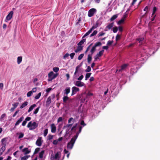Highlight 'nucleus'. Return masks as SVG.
Instances as JSON below:
<instances>
[{"mask_svg": "<svg viewBox=\"0 0 160 160\" xmlns=\"http://www.w3.org/2000/svg\"><path fill=\"white\" fill-rule=\"evenodd\" d=\"M82 62H81L79 65H78V66H77L76 67V68H77L78 69H79V68L82 66Z\"/></svg>", "mask_w": 160, "mask_h": 160, "instance_id": "obj_63", "label": "nucleus"}, {"mask_svg": "<svg viewBox=\"0 0 160 160\" xmlns=\"http://www.w3.org/2000/svg\"><path fill=\"white\" fill-rule=\"evenodd\" d=\"M86 41V39L83 38L78 44V45H81L83 44Z\"/></svg>", "mask_w": 160, "mask_h": 160, "instance_id": "obj_24", "label": "nucleus"}, {"mask_svg": "<svg viewBox=\"0 0 160 160\" xmlns=\"http://www.w3.org/2000/svg\"><path fill=\"white\" fill-rule=\"evenodd\" d=\"M30 157V155H26L21 158V160H27V159Z\"/></svg>", "mask_w": 160, "mask_h": 160, "instance_id": "obj_28", "label": "nucleus"}, {"mask_svg": "<svg viewBox=\"0 0 160 160\" xmlns=\"http://www.w3.org/2000/svg\"><path fill=\"white\" fill-rule=\"evenodd\" d=\"M22 57H18L17 58V62L18 64H19L22 62Z\"/></svg>", "mask_w": 160, "mask_h": 160, "instance_id": "obj_27", "label": "nucleus"}, {"mask_svg": "<svg viewBox=\"0 0 160 160\" xmlns=\"http://www.w3.org/2000/svg\"><path fill=\"white\" fill-rule=\"evenodd\" d=\"M22 152H24L25 154H27L30 153L31 151L29 150L28 148H25L22 150Z\"/></svg>", "mask_w": 160, "mask_h": 160, "instance_id": "obj_16", "label": "nucleus"}, {"mask_svg": "<svg viewBox=\"0 0 160 160\" xmlns=\"http://www.w3.org/2000/svg\"><path fill=\"white\" fill-rule=\"evenodd\" d=\"M144 38H138L136 39V40L138 41L139 42H140L142 41H143Z\"/></svg>", "mask_w": 160, "mask_h": 160, "instance_id": "obj_46", "label": "nucleus"}, {"mask_svg": "<svg viewBox=\"0 0 160 160\" xmlns=\"http://www.w3.org/2000/svg\"><path fill=\"white\" fill-rule=\"evenodd\" d=\"M24 136V134L22 133L21 132L19 133V135L18 136V138L20 139L23 137Z\"/></svg>", "mask_w": 160, "mask_h": 160, "instance_id": "obj_53", "label": "nucleus"}, {"mask_svg": "<svg viewBox=\"0 0 160 160\" xmlns=\"http://www.w3.org/2000/svg\"><path fill=\"white\" fill-rule=\"evenodd\" d=\"M32 91H31L27 93V96L28 97H30L31 95L32 94Z\"/></svg>", "mask_w": 160, "mask_h": 160, "instance_id": "obj_52", "label": "nucleus"}, {"mask_svg": "<svg viewBox=\"0 0 160 160\" xmlns=\"http://www.w3.org/2000/svg\"><path fill=\"white\" fill-rule=\"evenodd\" d=\"M28 104V102L27 101H25L24 103H22V105L20 106V108L22 109L24 107H26L27 105Z\"/></svg>", "mask_w": 160, "mask_h": 160, "instance_id": "obj_23", "label": "nucleus"}, {"mask_svg": "<svg viewBox=\"0 0 160 160\" xmlns=\"http://www.w3.org/2000/svg\"><path fill=\"white\" fill-rule=\"evenodd\" d=\"M105 34V32H100L98 34V37H99L102 36L104 35Z\"/></svg>", "mask_w": 160, "mask_h": 160, "instance_id": "obj_55", "label": "nucleus"}, {"mask_svg": "<svg viewBox=\"0 0 160 160\" xmlns=\"http://www.w3.org/2000/svg\"><path fill=\"white\" fill-rule=\"evenodd\" d=\"M104 50H102L100 51L94 56V61H96L100 57H101L103 54Z\"/></svg>", "mask_w": 160, "mask_h": 160, "instance_id": "obj_6", "label": "nucleus"}, {"mask_svg": "<svg viewBox=\"0 0 160 160\" xmlns=\"http://www.w3.org/2000/svg\"><path fill=\"white\" fill-rule=\"evenodd\" d=\"M74 83L75 86L78 87H82L85 85L83 82L78 80L76 81L75 82H74Z\"/></svg>", "mask_w": 160, "mask_h": 160, "instance_id": "obj_8", "label": "nucleus"}, {"mask_svg": "<svg viewBox=\"0 0 160 160\" xmlns=\"http://www.w3.org/2000/svg\"><path fill=\"white\" fill-rule=\"evenodd\" d=\"M98 22H97L96 23L95 25L94 26H93L90 29L92 31L93 30L98 27Z\"/></svg>", "mask_w": 160, "mask_h": 160, "instance_id": "obj_30", "label": "nucleus"}, {"mask_svg": "<svg viewBox=\"0 0 160 160\" xmlns=\"http://www.w3.org/2000/svg\"><path fill=\"white\" fill-rule=\"evenodd\" d=\"M114 26V22H112L109 24L108 26H107L105 29V31H107L108 30L107 28H108V29L109 30L112 28Z\"/></svg>", "mask_w": 160, "mask_h": 160, "instance_id": "obj_13", "label": "nucleus"}, {"mask_svg": "<svg viewBox=\"0 0 160 160\" xmlns=\"http://www.w3.org/2000/svg\"><path fill=\"white\" fill-rule=\"evenodd\" d=\"M128 16V14H124L123 15L122 17V19H123V20H125V19L127 18Z\"/></svg>", "mask_w": 160, "mask_h": 160, "instance_id": "obj_60", "label": "nucleus"}, {"mask_svg": "<svg viewBox=\"0 0 160 160\" xmlns=\"http://www.w3.org/2000/svg\"><path fill=\"white\" fill-rule=\"evenodd\" d=\"M81 125L83 126V127L85 126L86 125V124L84 123L83 120H82L80 123Z\"/></svg>", "mask_w": 160, "mask_h": 160, "instance_id": "obj_62", "label": "nucleus"}, {"mask_svg": "<svg viewBox=\"0 0 160 160\" xmlns=\"http://www.w3.org/2000/svg\"><path fill=\"white\" fill-rule=\"evenodd\" d=\"M60 152H58L55 154V156L53 157V158L55 159L59 158L60 157Z\"/></svg>", "mask_w": 160, "mask_h": 160, "instance_id": "obj_17", "label": "nucleus"}, {"mask_svg": "<svg viewBox=\"0 0 160 160\" xmlns=\"http://www.w3.org/2000/svg\"><path fill=\"white\" fill-rule=\"evenodd\" d=\"M124 22V20L123 19H121L119 20L117 22L118 24V25L121 24L122 23H123Z\"/></svg>", "mask_w": 160, "mask_h": 160, "instance_id": "obj_48", "label": "nucleus"}, {"mask_svg": "<svg viewBox=\"0 0 160 160\" xmlns=\"http://www.w3.org/2000/svg\"><path fill=\"white\" fill-rule=\"evenodd\" d=\"M62 117H59L57 120V122L58 123H59L60 122L62 121Z\"/></svg>", "mask_w": 160, "mask_h": 160, "instance_id": "obj_59", "label": "nucleus"}, {"mask_svg": "<svg viewBox=\"0 0 160 160\" xmlns=\"http://www.w3.org/2000/svg\"><path fill=\"white\" fill-rule=\"evenodd\" d=\"M51 131L52 133H55L56 132V127L54 124L52 123L51 125Z\"/></svg>", "mask_w": 160, "mask_h": 160, "instance_id": "obj_11", "label": "nucleus"}, {"mask_svg": "<svg viewBox=\"0 0 160 160\" xmlns=\"http://www.w3.org/2000/svg\"><path fill=\"white\" fill-rule=\"evenodd\" d=\"M92 32L91 30L90 29L88 32H87L82 37V38H84L85 37L87 36L88 35H89Z\"/></svg>", "mask_w": 160, "mask_h": 160, "instance_id": "obj_25", "label": "nucleus"}, {"mask_svg": "<svg viewBox=\"0 0 160 160\" xmlns=\"http://www.w3.org/2000/svg\"><path fill=\"white\" fill-rule=\"evenodd\" d=\"M102 45V43L100 42H98L96 43L95 44V45H94V46L96 47H98V46H101Z\"/></svg>", "mask_w": 160, "mask_h": 160, "instance_id": "obj_36", "label": "nucleus"}, {"mask_svg": "<svg viewBox=\"0 0 160 160\" xmlns=\"http://www.w3.org/2000/svg\"><path fill=\"white\" fill-rule=\"evenodd\" d=\"M84 55V54L82 53L80 54L78 57V60H81L83 57Z\"/></svg>", "mask_w": 160, "mask_h": 160, "instance_id": "obj_39", "label": "nucleus"}, {"mask_svg": "<svg viewBox=\"0 0 160 160\" xmlns=\"http://www.w3.org/2000/svg\"><path fill=\"white\" fill-rule=\"evenodd\" d=\"M53 135H51L50 134H49L48 136V140H51L53 138Z\"/></svg>", "mask_w": 160, "mask_h": 160, "instance_id": "obj_47", "label": "nucleus"}, {"mask_svg": "<svg viewBox=\"0 0 160 160\" xmlns=\"http://www.w3.org/2000/svg\"><path fill=\"white\" fill-rule=\"evenodd\" d=\"M58 73H54L52 71H51L48 74V81L49 82L52 81L53 79L56 78L58 76Z\"/></svg>", "mask_w": 160, "mask_h": 160, "instance_id": "obj_3", "label": "nucleus"}, {"mask_svg": "<svg viewBox=\"0 0 160 160\" xmlns=\"http://www.w3.org/2000/svg\"><path fill=\"white\" fill-rule=\"evenodd\" d=\"M19 104L18 102H16L13 104V108H14L15 109L17 108L18 106V104Z\"/></svg>", "mask_w": 160, "mask_h": 160, "instance_id": "obj_58", "label": "nucleus"}, {"mask_svg": "<svg viewBox=\"0 0 160 160\" xmlns=\"http://www.w3.org/2000/svg\"><path fill=\"white\" fill-rule=\"evenodd\" d=\"M68 99H69V98L68 96H64L63 98V102H66L68 100Z\"/></svg>", "mask_w": 160, "mask_h": 160, "instance_id": "obj_34", "label": "nucleus"}, {"mask_svg": "<svg viewBox=\"0 0 160 160\" xmlns=\"http://www.w3.org/2000/svg\"><path fill=\"white\" fill-rule=\"evenodd\" d=\"M24 117L23 116L21 117L20 118L18 119L16 122L15 126H17L23 120Z\"/></svg>", "mask_w": 160, "mask_h": 160, "instance_id": "obj_14", "label": "nucleus"}, {"mask_svg": "<svg viewBox=\"0 0 160 160\" xmlns=\"http://www.w3.org/2000/svg\"><path fill=\"white\" fill-rule=\"evenodd\" d=\"M51 102V97L49 96L48 97L47 99L46 103L47 104L49 105Z\"/></svg>", "mask_w": 160, "mask_h": 160, "instance_id": "obj_29", "label": "nucleus"}, {"mask_svg": "<svg viewBox=\"0 0 160 160\" xmlns=\"http://www.w3.org/2000/svg\"><path fill=\"white\" fill-rule=\"evenodd\" d=\"M38 123L35 122L32 123V122L30 121L28 123L27 127L29 128L30 130H33L35 129L38 127Z\"/></svg>", "mask_w": 160, "mask_h": 160, "instance_id": "obj_2", "label": "nucleus"}, {"mask_svg": "<svg viewBox=\"0 0 160 160\" xmlns=\"http://www.w3.org/2000/svg\"><path fill=\"white\" fill-rule=\"evenodd\" d=\"M118 30V28L117 27H115L113 28V32L114 33H116Z\"/></svg>", "mask_w": 160, "mask_h": 160, "instance_id": "obj_41", "label": "nucleus"}, {"mask_svg": "<svg viewBox=\"0 0 160 160\" xmlns=\"http://www.w3.org/2000/svg\"><path fill=\"white\" fill-rule=\"evenodd\" d=\"M48 133V129H46L44 130V131L43 135L44 137H46Z\"/></svg>", "mask_w": 160, "mask_h": 160, "instance_id": "obj_42", "label": "nucleus"}, {"mask_svg": "<svg viewBox=\"0 0 160 160\" xmlns=\"http://www.w3.org/2000/svg\"><path fill=\"white\" fill-rule=\"evenodd\" d=\"M127 66H128V65L127 64H124L122 65L121 66V69H118V71L120 72L122 71V70H125Z\"/></svg>", "mask_w": 160, "mask_h": 160, "instance_id": "obj_15", "label": "nucleus"}, {"mask_svg": "<svg viewBox=\"0 0 160 160\" xmlns=\"http://www.w3.org/2000/svg\"><path fill=\"white\" fill-rule=\"evenodd\" d=\"M6 114L5 113H4L2 114L0 117V119L1 120H3V119L4 118L6 117Z\"/></svg>", "mask_w": 160, "mask_h": 160, "instance_id": "obj_56", "label": "nucleus"}, {"mask_svg": "<svg viewBox=\"0 0 160 160\" xmlns=\"http://www.w3.org/2000/svg\"><path fill=\"white\" fill-rule=\"evenodd\" d=\"M118 15L117 14H115L113 15L110 18V20L111 21H112L115 20L117 17Z\"/></svg>", "mask_w": 160, "mask_h": 160, "instance_id": "obj_22", "label": "nucleus"}, {"mask_svg": "<svg viewBox=\"0 0 160 160\" xmlns=\"http://www.w3.org/2000/svg\"><path fill=\"white\" fill-rule=\"evenodd\" d=\"M39 108H40V107H38V108H37L34 111L33 114H37L39 111Z\"/></svg>", "mask_w": 160, "mask_h": 160, "instance_id": "obj_43", "label": "nucleus"}, {"mask_svg": "<svg viewBox=\"0 0 160 160\" xmlns=\"http://www.w3.org/2000/svg\"><path fill=\"white\" fill-rule=\"evenodd\" d=\"M91 54V55L89 54L88 55L87 60L88 62L89 63H90L92 59Z\"/></svg>", "mask_w": 160, "mask_h": 160, "instance_id": "obj_20", "label": "nucleus"}, {"mask_svg": "<svg viewBox=\"0 0 160 160\" xmlns=\"http://www.w3.org/2000/svg\"><path fill=\"white\" fill-rule=\"evenodd\" d=\"M53 71L55 72H58L59 70V68L58 67H55L53 68Z\"/></svg>", "mask_w": 160, "mask_h": 160, "instance_id": "obj_35", "label": "nucleus"}, {"mask_svg": "<svg viewBox=\"0 0 160 160\" xmlns=\"http://www.w3.org/2000/svg\"><path fill=\"white\" fill-rule=\"evenodd\" d=\"M58 140H54L53 142V144L55 145H56L58 143Z\"/></svg>", "mask_w": 160, "mask_h": 160, "instance_id": "obj_61", "label": "nucleus"}, {"mask_svg": "<svg viewBox=\"0 0 160 160\" xmlns=\"http://www.w3.org/2000/svg\"><path fill=\"white\" fill-rule=\"evenodd\" d=\"M83 78V75H81L79 78H78V81H81Z\"/></svg>", "mask_w": 160, "mask_h": 160, "instance_id": "obj_57", "label": "nucleus"}, {"mask_svg": "<svg viewBox=\"0 0 160 160\" xmlns=\"http://www.w3.org/2000/svg\"><path fill=\"white\" fill-rule=\"evenodd\" d=\"M27 121H26L25 120L22 122V125L23 126H24L26 123H27Z\"/></svg>", "mask_w": 160, "mask_h": 160, "instance_id": "obj_64", "label": "nucleus"}, {"mask_svg": "<svg viewBox=\"0 0 160 160\" xmlns=\"http://www.w3.org/2000/svg\"><path fill=\"white\" fill-rule=\"evenodd\" d=\"M36 106V105L35 104H33L31 105L29 108L28 110V112H30L34 108V107H35Z\"/></svg>", "mask_w": 160, "mask_h": 160, "instance_id": "obj_19", "label": "nucleus"}, {"mask_svg": "<svg viewBox=\"0 0 160 160\" xmlns=\"http://www.w3.org/2000/svg\"><path fill=\"white\" fill-rule=\"evenodd\" d=\"M157 10V8L156 7H153V12L152 13V17H153V16L154 15V14L156 12V11Z\"/></svg>", "mask_w": 160, "mask_h": 160, "instance_id": "obj_33", "label": "nucleus"}, {"mask_svg": "<svg viewBox=\"0 0 160 160\" xmlns=\"http://www.w3.org/2000/svg\"><path fill=\"white\" fill-rule=\"evenodd\" d=\"M75 55V53L74 52H72L70 54L71 58L72 59L73 58L74 56Z\"/></svg>", "mask_w": 160, "mask_h": 160, "instance_id": "obj_51", "label": "nucleus"}, {"mask_svg": "<svg viewBox=\"0 0 160 160\" xmlns=\"http://www.w3.org/2000/svg\"><path fill=\"white\" fill-rule=\"evenodd\" d=\"M44 153V150L42 151L39 153V158H42L43 157V154Z\"/></svg>", "mask_w": 160, "mask_h": 160, "instance_id": "obj_21", "label": "nucleus"}, {"mask_svg": "<svg viewBox=\"0 0 160 160\" xmlns=\"http://www.w3.org/2000/svg\"><path fill=\"white\" fill-rule=\"evenodd\" d=\"M148 6H146L145 8L144 9V11H146V13H145V14H146L148 12Z\"/></svg>", "mask_w": 160, "mask_h": 160, "instance_id": "obj_44", "label": "nucleus"}, {"mask_svg": "<svg viewBox=\"0 0 160 160\" xmlns=\"http://www.w3.org/2000/svg\"><path fill=\"white\" fill-rule=\"evenodd\" d=\"M78 125V123H75L71 128V131L72 132H75L77 130V127Z\"/></svg>", "mask_w": 160, "mask_h": 160, "instance_id": "obj_12", "label": "nucleus"}, {"mask_svg": "<svg viewBox=\"0 0 160 160\" xmlns=\"http://www.w3.org/2000/svg\"><path fill=\"white\" fill-rule=\"evenodd\" d=\"M98 32V31L96 30H95L90 35V37H92L94 35H96Z\"/></svg>", "mask_w": 160, "mask_h": 160, "instance_id": "obj_38", "label": "nucleus"}, {"mask_svg": "<svg viewBox=\"0 0 160 160\" xmlns=\"http://www.w3.org/2000/svg\"><path fill=\"white\" fill-rule=\"evenodd\" d=\"M96 48V47H95L94 46L92 47V48L90 50V52L91 53V55H92L94 52L95 51Z\"/></svg>", "mask_w": 160, "mask_h": 160, "instance_id": "obj_26", "label": "nucleus"}, {"mask_svg": "<svg viewBox=\"0 0 160 160\" xmlns=\"http://www.w3.org/2000/svg\"><path fill=\"white\" fill-rule=\"evenodd\" d=\"M75 119L72 118H70L68 120V122L69 124H67L66 126H64V128H67L68 129V131L66 130V131H68L70 128L72 126V125L74 123Z\"/></svg>", "mask_w": 160, "mask_h": 160, "instance_id": "obj_1", "label": "nucleus"}, {"mask_svg": "<svg viewBox=\"0 0 160 160\" xmlns=\"http://www.w3.org/2000/svg\"><path fill=\"white\" fill-rule=\"evenodd\" d=\"M120 38V36L118 34H117L116 37V40L117 42L119 40Z\"/></svg>", "mask_w": 160, "mask_h": 160, "instance_id": "obj_50", "label": "nucleus"}, {"mask_svg": "<svg viewBox=\"0 0 160 160\" xmlns=\"http://www.w3.org/2000/svg\"><path fill=\"white\" fill-rule=\"evenodd\" d=\"M113 42V41H108L107 43V45H111Z\"/></svg>", "mask_w": 160, "mask_h": 160, "instance_id": "obj_54", "label": "nucleus"}, {"mask_svg": "<svg viewBox=\"0 0 160 160\" xmlns=\"http://www.w3.org/2000/svg\"><path fill=\"white\" fill-rule=\"evenodd\" d=\"M77 49L79 50V51H81L83 49V46L78 45Z\"/></svg>", "mask_w": 160, "mask_h": 160, "instance_id": "obj_45", "label": "nucleus"}, {"mask_svg": "<svg viewBox=\"0 0 160 160\" xmlns=\"http://www.w3.org/2000/svg\"><path fill=\"white\" fill-rule=\"evenodd\" d=\"M70 91V87L67 88L65 90L64 93L66 95H67L69 93Z\"/></svg>", "mask_w": 160, "mask_h": 160, "instance_id": "obj_18", "label": "nucleus"}, {"mask_svg": "<svg viewBox=\"0 0 160 160\" xmlns=\"http://www.w3.org/2000/svg\"><path fill=\"white\" fill-rule=\"evenodd\" d=\"M42 138L41 137H39L38 138L36 142V144L37 146H41L42 144V142L41 141Z\"/></svg>", "mask_w": 160, "mask_h": 160, "instance_id": "obj_10", "label": "nucleus"}, {"mask_svg": "<svg viewBox=\"0 0 160 160\" xmlns=\"http://www.w3.org/2000/svg\"><path fill=\"white\" fill-rule=\"evenodd\" d=\"M80 133L77 132L76 134L73 137L72 139H73V140H75V141H76V140L77 139L78 137V135Z\"/></svg>", "mask_w": 160, "mask_h": 160, "instance_id": "obj_32", "label": "nucleus"}, {"mask_svg": "<svg viewBox=\"0 0 160 160\" xmlns=\"http://www.w3.org/2000/svg\"><path fill=\"white\" fill-rule=\"evenodd\" d=\"M91 74V73H86L85 76V80H87L88 79V78L90 77Z\"/></svg>", "mask_w": 160, "mask_h": 160, "instance_id": "obj_31", "label": "nucleus"}, {"mask_svg": "<svg viewBox=\"0 0 160 160\" xmlns=\"http://www.w3.org/2000/svg\"><path fill=\"white\" fill-rule=\"evenodd\" d=\"M40 148H37L35 149L33 154H37L40 151Z\"/></svg>", "mask_w": 160, "mask_h": 160, "instance_id": "obj_37", "label": "nucleus"}, {"mask_svg": "<svg viewBox=\"0 0 160 160\" xmlns=\"http://www.w3.org/2000/svg\"><path fill=\"white\" fill-rule=\"evenodd\" d=\"M97 10L96 9L92 8L89 10L88 13V16L89 17H91L93 16L95 13L96 12Z\"/></svg>", "mask_w": 160, "mask_h": 160, "instance_id": "obj_5", "label": "nucleus"}, {"mask_svg": "<svg viewBox=\"0 0 160 160\" xmlns=\"http://www.w3.org/2000/svg\"><path fill=\"white\" fill-rule=\"evenodd\" d=\"M13 14V12L12 11H11L6 16V19L5 20V22H7L8 21L10 20L12 18Z\"/></svg>", "mask_w": 160, "mask_h": 160, "instance_id": "obj_7", "label": "nucleus"}, {"mask_svg": "<svg viewBox=\"0 0 160 160\" xmlns=\"http://www.w3.org/2000/svg\"><path fill=\"white\" fill-rule=\"evenodd\" d=\"M75 142V140H73V139H71L70 141L67 144V148L71 149L73 146Z\"/></svg>", "mask_w": 160, "mask_h": 160, "instance_id": "obj_4", "label": "nucleus"}, {"mask_svg": "<svg viewBox=\"0 0 160 160\" xmlns=\"http://www.w3.org/2000/svg\"><path fill=\"white\" fill-rule=\"evenodd\" d=\"M41 92H40L35 97V99H39L41 95Z\"/></svg>", "mask_w": 160, "mask_h": 160, "instance_id": "obj_40", "label": "nucleus"}, {"mask_svg": "<svg viewBox=\"0 0 160 160\" xmlns=\"http://www.w3.org/2000/svg\"><path fill=\"white\" fill-rule=\"evenodd\" d=\"M72 90L71 96H73L76 94L80 90L78 88L74 86L72 88Z\"/></svg>", "mask_w": 160, "mask_h": 160, "instance_id": "obj_9", "label": "nucleus"}, {"mask_svg": "<svg viewBox=\"0 0 160 160\" xmlns=\"http://www.w3.org/2000/svg\"><path fill=\"white\" fill-rule=\"evenodd\" d=\"M91 70V68L90 66H88L87 67V69L85 70L86 72H89Z\"/></svg>", "mask_w": 160, "mask_h": 160, "instance_id": "obj_49", "label": "nucleus"}]
</instances>
